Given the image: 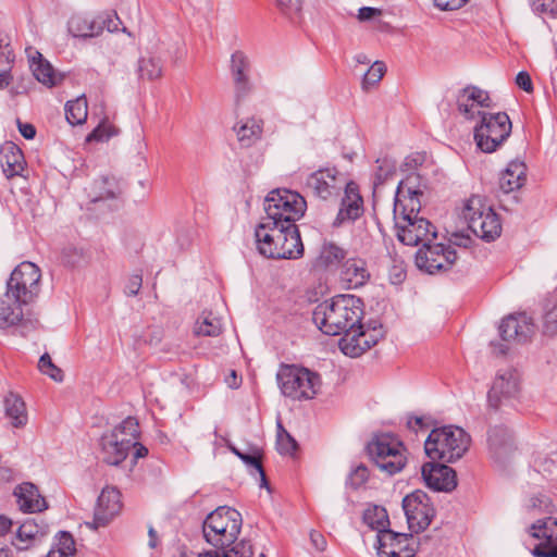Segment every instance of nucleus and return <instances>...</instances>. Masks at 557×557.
I'll list each match as a JSON object with an SVG mask.
<instances>
[{"label": "nucleus", "instance_id": "f257e3e1", "mask_svg": "<svg viewBox=\"0 0 557 557\" xmlns=\"http://www.w3.org/2000/svg\"><path fill=\"white\" fill-rule=\"evenodd\" d=\"M305 198L288 189L271 190L264 199L265 216L255 230L257 249L270 259H297L304 255L298 226L306 211Z\"/></svg>", "mask_w": 557, "mask_h": 557}, {"label": "nucleus", "instance_id": "f03ea898", "mask_svg": "<svg viewBox=\"0 0 557 557\" xmlns=\"http://www.w3.org/2000/svg\"><path fill=\"white\" fill-rule=\"evenodd\" d=\"M395 220L396 237L407 246H419L416 265L429 274L448 272L453 267L451 239L440 235L423 216L403 215Z\"/></svg>", "mask_w": 557, "mask_h": 557}, {"label": "nucleus", "instance_id": "7ed1b4c3", "mask_svg": "<svg viewBox=\"0 0 557 557\" xmlns=\"http://www.w3.org/2000/svg\"><path fill=\"white\" fill-rule=\"evenodd\" d=\"M362 315V300L345 294L319 304L312 312V321L326 335L345 334V338H349L355 329L360 327Z\"/></svg>", "mask_w": 557, "mask_h": 557}, {"label": "nucleus", "instance_id": "20e7f679", "mask_svg": "<svg viewBox=\"0 0 557 557\" xmlns=\"http://www.w3.org/2000/svg\"><path fill=\"white\" fill-rule=\"evenodd\" d=\"M139 435V424L133 417L106 432L99 440V458L109 466L121 465L128 456Z\"/></svg>", "mask_w": 557, "mask_h": 557}, {"label": "nucleus", "instance_id": "39448f33", "mask_svg": "<svg viewBox=\"0 0 557 557\" xmlns=\"http://www.w3.org/2000/svg\"><path fill=\"white\" fill-rule=\"evenodd\" d=\"M473 127L476 148L484 153L497 151L511 134L512 124L506 112L483 113Z\"/></svg>", "mask_w": 557, "mask_h": 557}, {"label": "nucleus", "instance_id": "423d86ee", "mask_svg": "<svg viewBox=\"0 0 557 557\" xmlns=\"http://www.w3.org/2000/svg\"><path fill=\"white\" fill-rule=\"evenodd\" d=\"M462 218L469 230L485 242H493L502 234L499 216L479 196H472L465 202Z\"/></svg>", "mask_w": 557, "mask_h": 557}, {"label": "nucleus", "instance_id": "0eeeda50", "mask_svg": "<svg viewBox=\"0 0 557 557\" xmlns=\"http://www.w3.org/2000/svg\"><path fill=\"white\" fill-rule=\"evenodd\" d=\"M367 451L376 467L388 475L400 472L407 462L404 444L389 433L375 435L368 443Z\"/></svg>", "mask_w": 557, "mask_h": 557}, {"label": "nucleus", "instance_id": "6e6552de", "mask_svg": "<svg viewBox=\"0 0 557 557\" xmlns=\"http://www.w3.org/2000/svg\"><path fill=\"white\" fill-rule=\"evenodd\" d=\"M40 277V270L35 263H20L7 281L4 297L15 300L22 307L32 304L39 295Z\"/></svg>", "mask_w": 557, "mask_h": 557}, {"label": "nucleus", "instance_id": "1a4fd4ad", "mask_svg": "<svg viewBox=\"0 0 557 557\" xmlns=\"http://www.w3.org/2000/svg\"><path fill=\"white\" fill-rule=\"evenodd\" d=\"M276 379L282 394L294 400L312 399L320 385L318 374L296 366L283 364Z\"/></svg>", "mask_w": 557, "mask_h": 557}, {"label": "nucleus", "instance_id": "9d476101", "mask_svg": "<svg viewBox=\"0 0 557 557\" xmlns=\"http://www.w3.org/2000/svg\"><path fill=\"white\" fill-rule=\"evenodd\" d=\"M499 335L505 343H492L493 351L496 355H506L509 350V343L524 344L535 333V325L525 313H513L505 317L499 326Z\"/></svg>", "mask_w": 557, "mask_h": 557}, {"label": "nucleus", "instance_id": "9b49d317", "mask_svg": "<svg viewBox=\"0 0 557 557\" xmlns=\"http://www.w3.org/2000/svg\"><path fill=\"white\" fill-rule=\"evenodd\" d=\"M346 182L336 168H324L312 172L306 180V189L322 200L337 198Z\"/></svg>", "mask_w": 557, "mask_h": 557}, {"label": "nucleus", "instance_id": "f8f14e48", "mask_svg": "<svg viewBox=\"0 0 557 557\" xmlns=\"http://www.w3.org/2000/svg\"><path fill=\"white\" fill-rule=\"evenodd\" d=\"M408 527L412 532L424 531L431 523L435 510L430 504V498L421 490H416L403 499Z\"/></svg>", "mask_w": 557, "mask_h": 557}, {"label": "nucleus", "instance_id": "ddd939ff", "mask_svg": "<svg viewBox=\"0 0 557 557\" xmlns=\"http://www.w3.org/2000/svg\"><path fill=\"white\" fill-rule=\"evenodd\" d=\"M527 532L540 542L532 550L533 556L557 557V519H539L527 529Z\"/></svg>", "mask_w": 557, "mask_h": 557}, {"label": "nucleus", "instance_id": "4468645a", "mask_svg": "<svg viewBox=\"0 0 557 557\" xmlns=\"http://www.w3.org/2000/svg\"><path fill=\"white\" fill-rule=\"evenodd\" d=\"M379 557H414L418 543L412 534L385 531L376 535Z\"/></svg>", "mask_w": 557, "mask_h": 557}, {"label": "nucleus", "instance_id": "2eb2a0df", "mask_svg": "<svg viewBox=\"0 0 557 557\" xmlns=\"http://www.w3.org/2000/svg\"><path fill=\"white\" fill-rule=\"evenodd\" d=\"M231 75L234 84L235 102L239 104L255 89L251 81V63L243 51H235L231 55Z\"/></svg>", "mask_w": 557, "mask_h": 557}, {"label": "nucleus", "instance_id": "dca6fc26", "mask_svg": "<svg viewBox=\"0 0 557 557\" xmlns=\"http://www.w3.org/2000/svg\"><path fill=\"white\" fill-rule=\"evenodd\" d=\"M122 509L121 493L116 487H104L95 507L94 519L86 524L94 530L107 527Z\"/></svg>", "mask_w": 557, "mask_h": 557}, {"label": "nucleus", "instance_id": "f3484780", "mask_svg": "<svg viewBox=\"0 0 557 557\" xmlns=\"http://www.w3.org/2000/svg\"><path fill=\"white\" fill-rule=\"evenodd\" d=\"M456 103L459 113L466 120L473 121L484 113L480 109L492 107V99L486 90L469 85L458 94Z\"/></svg>", "mask_w": 557, "mask_h": 557}, {"label": "nucleus", "instance_id": "a211bd4d", "mask_svg": "<svg viewBox=\"0 0 557 557\" xmlns=\"http://www.w3.org/2000/svg\"><path fill=\"white\" fill-rule=\"evenodd\" d=\"M424 451L432 461L453 462V425L433 429L424 442Z\"/></svg>", "mask_w": 557, "mask_h": 557}, {"label": "nucleus", "instance_id": "6ab92c4d", "mask_svg": "<svg viewBox=\"0 0 557 557\" xmlns=\"http://www.w3.org/2000/svg\"><path fill=\"white\" fill-rule=\"evenodd\" d=\"M487 448L491 459L503 467L515 453L512 437L507 428L496 425L487 432Z\"/></svg>", "mask_w": 557, "mask_h": 557}, {"label": "nucleus", "instance_id": "aec40b11", "mask_svg": "<svg viewBox=\"0 0 557 557\" xmlns=\"http://www.w3.org/2000/svg\"><path fill=\"white\" fill-rule=\"evenodd\" d=\"M519 392V374L513 369L500 370L488 392V404L498 408L503 400L513 398Z\"/></svg>", "mask_w": 557, "mask_h": 557}, {"label": "nucleus", "instance_id": "412c9836", "mask_svg": "<svg viewBox=\"0 0 557 557\" xmlns=\"http://www.w3.org/2000/svg\"><path fill=\"white\" fill-rule=\"evenodd\" d=\"M383 327H374V332L366 330V325L360 321V327H356L349 338H343L342 351L350 357H358L370 349L384 337Z\"/></svg>", "mask_w": 557, "mask_h": 557}, {"label": "nucleus", "instance_id": "4be33fe9", "mask_svg": "<svg viewBox=\"0 0 557 557\" xmlns=\"http://www.w3.org/2000/svg\"><path fill=\"white\" fill-rule=\"evenodd\" d=\"M209 523L212 528L224 530L225 541H235L242 530L243 519L236 509L221 506L210 512L202 522V524Z\"/></svg>", "mask_w": 557, "mask_h": 557}, {"label": "nucleus", "instance_id": "5701e85b", "mask_svg": "<svg viewBox=\"0 0 557 557\" xmlns=\"http://www.w3.org/2000/svg\"><path fill=\"white\" fill-rule=\"evenodd\" d=\"M344 189V197L339 211L333 222L334 226H339L345 222L357 220L363 212V200L359 193V187L354 182H348Z\"/></svg>", "mask_w": 557, "mask_h": 557}, {"label": "nucleus", "instance_id": "b1692460", "mask_svg": "<svg viewBox=\"0 0 557 557\" xmlns=\"http://www.w3.org/2000/svg\"><path fill=\"white\" fill-rule=\"evenodd\" d=\"M425 485L435 492L453 490V469L444 462L430 461L421 468Z\"/></svg>", "mask_w": 557, "mask_h": 557}, {"label": "nucleus", "instance_id": "393cba45", "mask_svg": "<svg viewBox=\"0 0 557 557\" xmlns=\"http://www.w3.org/2000/svg\"><path fill=\"white\" fill-rule=\"evenodd\" d=\"M48 531L49 525L41 519H26L17 528L12 545L15 546L17 550H26L40 542L48 534Z\"/></svg>", "mask_w": 557, "mask_h": 557}, {"label": "nucleus", "instance_id": "a878e982", "mask_svg": "<svg viewBox=\"0 0 557 557\" xmlns=\"http://www.w3.org/2000/svg\"><path fill=\"white\" fill-rule=\"evenodd\" d=\"M29 66L35 78L42 85L51 88L64 79V74L55 72L51 63L34 48L27 50Z\"/></svg>", "mask_w": 557, "mask_h": 557}, {"label": "nucleus", "instance_id": "bb28decb", "mask_svg": "<svg viewBox=\"0 0 557 557\" xmlns=\"http://www.w3.org/2000/svg\"><path fill=\"white\" fill-rule=\"evenodd\" d=\"M14 495L20 509L24 512H38L47 508L46 499L39 494L37 486L30 482L18 485Z\"/></svg>", "mask_w": 557, "mask_h": 557}, {"label": "nucleus", "instance_id": "cd10ccee", "mask_svg": "<svg viewBox=\"0 0 557 557\" xmlns=\"http://www.w3.org/2000/svg\"><path fill=\"white\" fill-rule=\"evenodd\" d=\"M0 163L7 178L18 176L24 171V156L13 143L7 141L0 147Z\"/></svg>", "mask_w": 557, "mask_h": 557}, {"label": "nucleus", "instance_id": "c85d7f7f", "mask_svg": "<svg viewBox=\"0 0 557 557\" xmlns=\"http://www.w3.org/2000/svg\"><path fill=\"white\" fill-rule=\"evenodd\" d=\"M106 25V21H97L89 16L75 14L67 22V30L75 38H92L99 36Z\"/></svg>", "mask_w": 557, "mask_h": 557}, {"label": "nucleus", "instance_id": "c756f323", "mask_svg": "<svg viewBox=\"0 0 557 557\" xmlns=\"http://www.w3.org/2000/svg\"><path fill=\"white\" fill-rule=\"evenodd\" d=\"M341 277L349 288L363 286L370 278L367 262L361 258H349L343 264Z\"/></svg>", "mask_w": 557, "mask_h": 557}, {"label": "nucleus", "instance_id": "7c9ffc66", "mask_svg": "<svg viewBox=\"0 0 557 557\" xmlns=\"http://www.w3.org/2000/svg\"><path fill=\"white\" fill-rule=\"evenodd\" d=\"M234 132L242 147H251L261 139L263 121L257 117L240 120L234 125Z\"/></svg>", "mask_w": 557, "mask_h": 557}, {"label": "nucleus", "instance_id": "2f4dec72", "mask_svg": "<svg viewBox=\"0 0 557 557\" xmlns=\"http://www.w3.org/2000/svg\"><path fill=\"white\" fill-rule=\"evenodd\" d=\"M527 166L522 161H511L502 173L499 178V188L505 193L509 194L523 186L525 183Z\"/></svg>", "mask_w": 557, "mask_h": 557}, {"label": "nucleus", "instance_id": "473e14b6", "mask_svg": "<svg viewBox=\"0 0 557 557\" xmlns=\"http://www.w3.org/2000/svg\"><path fill=\"white\" fill-rule=\"evenodd\" d=\"M4 408L5 414L11 420V423L14 428H21L26 424L27 413L25 403L20 396L10 393L4 398Z\"/></svg>", "mask_w": 557, "mask_h": 557}, {"label": "nucleus", "instance_id": "72a5a7b5", "mask_svg": "<svg viewBox=\"0 0 557 557\" xmlns=\"http://www.w3.org/2000/svg\"><path fill=\"white\" fill-rule=\"evenodd\" d=\"M423 195H404L396 193L394 202V219L403 215L419 216L421 210V197Z\"/></svg>", "mask_w": 557, "mask_h": 557}, {"label": "nucleus", "instance_id": "f704fd0d", "mask_svg": "<svg viewBox=\"0 0 557 557\" xmlns=\"http://www.w3.org/2000/svg\"><path fill=\"white\" fill-rule=\"evenodd\" d=\"M428 184L424 175L420 172H410L398 183L396 193L404 195H423Z\"/></svg>", "mask_w": 557, "mask_h": 557}, {"label": "nucleus", "instance_id": "c9c22d12", "mask_svg": "<svg viewBox=\"0 0 557 557\" xmlns=\"http://www.w3.org/2000/svg\"><path fill=\"white\" fill-rule=\"evenodd\" d=\"M7 297H0V327L4 329L8 326L16 325L23 319L22 306L15 300L8 304Z\"/></svg>", "mask_w": 557, "mask_h": 557}, {"label": "nucleus", "instance_id": "e433bc0d", "mask_svg": "<svg viewBox=\"0 0 557 557\" xmlns=\"http://www.w3.org/2000/svg\"><path fill=\"white\" fill-rule=\"evenodd\" d=\"M252 544L248 540H242L239 542L235 540L234 544H231V546L222 549L221 552H203V557H252Z\"/></svg>", "mask_w": 557, "mask_h": 557}, {"label": "nucleus", "instance_id": "4c0bfd02", "mask_svg": "<svg viewBox=\"0 0 557 557\" xmlns=\"http://www.w3.org/2000/svg\"><path fill=\"white\" fill-rule=\"evenodd\" d=\"M88 115L87 100L78 97L65 103V117L71 125H81L86 122Z\"/></svg>", "mask_w": 557, "mask_h": 557}, {"label": "nucleus", "instance_id": "58836bf2", "mask_svg": "<svg viewBox=\"0 0 557 557\" xmlns=\"http://www.w3.org/2000/svg\"><path fill=\"white\" fill-rule=\"evenodd\" d=\"M76 554L75 541L71 533L59 532L58 540L48 552L47 557H74Z\"/></svg>", "mask_w": 557, "mask_h": 557}, {"label": "nucleus", "instance_id": "ea45409f", "mask_svg": "<svg viewBox=\"0 0 557 557\" xmlns=\"http://www.w3.org/2000/svg\"><path fill=\"white\" fill-rule=\"evenodd\" d=\"M363 521L372 529L377 532L376 535L385 531H391L389 519L384 508L375 506L372 510L369 509L363 515Z\"/></svg>", "mask_w": 557, "mask_h": 557}, {"label": "nucleus", "instance_id": "a19ab883", "mask_svg": "<svg viewBox=\"0 0 557 557\" xmlns=\"http://www.w3.org/2000/svg\"><path fill=\"white\" fill-rule=\"evenodd\" d=\"M347 252L339 246L327 243L321 248L318 262L325 268L339 264L345 258Z\"/></svg>", "mask_w": 557, "mask_h": 557}, {"label": "nucleus", "instance_id": "79ce46f5", "mask_svg": "<svg viewBox=\"0 0 557 557\" xmlns=\"http://www.w3.org/2000/svg\"><path fill=\"white\" fill-rule=\"evenodd\" d=\"M139 78L153 81L161 76L162 65L161 61L154 57H143L138 60L137 69Z\"/></svg>", "mask_w": 557, "mask_h": 557}, {"label": "nucleus", "instance_id": "37998d69", "mask_svg": "<svg viewBox=\"0 0 557 557\" xmlns=\"http://www.w3.org/2000/svg\"><path fill=\"white\" fill-rule=\"evenodd\" d=\"M375 163L376 169L374 173L373 185L374 187H377L380 185H383L389 177L395 175L396 161L388 156H384L377 158Z\"/></svg>", "mask_w": 557, "mask_h": 557}, {"label": "nucleus", "instance_id": "c03bdc74", "mask_svg": "<svg viewBox=\"0 0 557 557\" xmlns=\"http://www.w3.org/2000/svg\"><path fill=\"white\" fill-rule=\"evenodd\" d=\"M522 509L529 515H536L541 512L552 513L554 511V506L546 495L536 494L524 500Z\"/></svg>", "mask_w": 557, "mask_h": 557}, {"label": "nucleus", "instance_id": "a18cd8bd", "mask_svg": "<svg viewBox=\"0 0 557 557\" xmlns=\"http://www.w3.org/2000/svg\"><path fill=\"white\" fill-rule=\"evenodd\" d=\"M202 534L207 543L212 545L214 547L213 550L221 552L222 549L231 546V544H234L235 541H225L224 540V530L220 528H212V525L209 524H202Z\"/></svg>", "mask_w": 557, "mask_h": 557}, {"label": "nucleus", "instance_id": "49530a36", "mask_svg": "<svg viewBox=\"0 0 557 557\" xmlns=\"http://www.w3.org/2000/svg\"><path fill=\"white\" fill-rule=\"evenodd\" d=\"M195 332L202 336H218L222 332V322L212 313H208L203 315L201 321H197Z\"/></svg>", "mask_w": 557, "mask_h": 557}, {"label": "nucleus", "instance_id": "de8ad7c7", "mask_svg": "<svg viewBox=\"0 0 557 557\" xmlns=\"http://www.w3.org/2000/svg\"><path fill=\"white\" fill-rule=\"evenodd\" d=\"M277 450L282 455H292L297 448L296 440L283 428L282 423H277Z\"/></svg>", "mask_w": 557, "mask_h": 557}, {"label": "nucleus", "instance_id": "09e8293b", "mask_svg": "<svg viewBox=\"0 0 557 557\" xmlns=\"http://www.w3.org/2000/svg\"><path fill=\"white\" fill-rule=\"evenodd\" d=\"M38 369L42 374L48 375L55 382L63 381V371L52 362L50 355L47 352L40 357Z\"/></svg>", "mask_w": 557, "mask_h": 557}, {"label": "nucleus", "instance_id": "8fccbe9b", "mask_svg": "<svg viewBox=\"0 0 557 557\" xmlns=\"http://www.w3.org/2000/svg\"><path fill=\"white\" fill-rule=\"evenodd\" d=\"M471 444V435L462 428L455 425V461L469 450Z\"/></svg>", "mask_w": 557, "mask_h": 557}, {"label": "nucleus", "instance_id": "3c124183", "mask_svg": "<svg viewBox=\"0 0 557 557\" xmlns=\"http://www.w3.org/2000/svg\"><path fill=\"white\" fill-rule=\"evenodd\" d=\"M385 71V64L381 61H375L363 75L362 88L368 89L377 84L382 79Z\"/></svg>", "mask_w": 557, "mask_h": 557}, {"label": "nucleus", "instance_id": "603ef678", "mask_svg": "<svg viewBox=\"0 0 557 557\" xmlns=\"http://www.w3.org/2000/svg\"><path fill=\"white\" fill-rule=\"evenodd\" d=\"M426 152H413L405 158L403 163L404 171L410 172H419L421 168L428 162Z\"/></svg>", "mask_w": 557, "mask_h": 557}, {"label": "nucleus", "instance_id": "864d4df0", "mask_svg": "<svg viewBox=\"0 0 557 557\" xmlns=\"http://www.w3.org/2000/svg\"><path fill=\"white\" fill-rule=\"evenodd\" d=\"M369 479V470L364 465L357 466L348 475L346 484L357 490Z\"/></svg>", "mask_w": 557, "mask_h": 557}, {"label": "nucleus", "instance_id": "5fc2aeb1", "mask_svg": "<svg viewBox=\"0 0 557 557\" xmlns=\"http://www.w3.org/2000/svg\"><path fill=\"white\" fill-rule=\"evenodd\" d=\"M95 185L99 187V193L95 194V196H91L92 202L112 199L115 197V190L112 187L113 184L109 178H101L100 181H96Z\"/></svg>", "mask_w": 557, "mask_h": 557}, {"label": "nucleus", "instance_id": "6e6d98bb", "mask_svg": "<svg viewBox=\"0 0 557 557\" xmlns=\"http://www.w3.org/2000/svg\"><path fill=\"white\" fill-rule=\"evenodd\" d=\"M532 11L544 21L557 17V2H532Z\"/></svg>", "mask_w": 557, "mask_h": 557}, {"label": "nucleus", "instance_id": "4d7b16f0", "mask_svg": "<svg viewBox=\"0 0 557 557\" xmlns=\"http://www.w3.org/2000/svg\"><path fill=\"white\" fill-rule=\"evenodd\" d=\"M116 129L109 124L98 125L86 138L87 141H102L108 140L112 136L116 135Z\"/></svg>", "mask_w": 557, "mask_h": 557}, {"label": "nucleus", "instance_id": "13d9d810", "mask_svg": "<svg viewBox=\"0 0 557 557\" xmlns=\"http://www.w3.org/2000/svg\"><path fill=\"white\" fill-rule=\"evenodd\" d=\"M407 273L403 261L393 260V264L388 270L389 282L399 285L406 280Z\"/></svg>", "mask_w": 557, "mask_h": 557}, {"label": "nucleus", "instance_id": "bf43d9fd", "mask_svg": "<svg viewBox=\"0 0 557 557\" xmlns=\"http://www.w3.org/2000/svg\"><path fill=\"white\" fill-rule=\"evenodd\" d=\"M543 332L548 336H554L557 333V306L545 313Z\"/></svg>", "mask_w": 557, "mask_h": 557}, {"label": "nucleus", "instance_id": "052dcab7", "mask_svg": "<svg viewBox=\"0 0 557 557\" xmlns=\"http://www.w3.org/2000/svg\"><path fill=\"white\" fill-rule=\"evenodd\" d=\"M278 11L295 22L301 11V2H276Z\"/></svg>", "mask_w": 557, "mask_h": 557}, {"label": "nucleus", "instance_id": "680f3d73", "mask_svg": "<svg viewBox=\"0 0 557 557\" xmlns=\"http://www.w3.org/2000/svg\"><path fill=\"white\" fill-rule=\"evenodd\" d=\"M239 459L246 465L255 468L257 471H261V455L258 449H255L252 454L243 453Z\"/></svg>", "mask_w": 557, "mask_h": 557}, {"label": "nucleus", "instance_id": "e2e57ef3", "mask_svg": "<svg viewBox=\"0 0 557 557\" xmlns=\"http://www.w3.org/2000/svg\"><path fill=\"white\" fill-rule=\"evenodd\" d=\"M440 113L443 117V127L445 129H451L450 116H451V108L449 100H443L438 106Z\"/></svg>", "mask_w": 557, "mask_h": 557}, {"label": "nucleus", "instance_id": "0e129e2a", "mask_svg": "<svg viewBox=\"0 0 557 557\" xmlns=\"http://www.w3.org/2000/svg\"><path fill=\"white\" fill-rule=\"evenodd\" d=\"M143 277L140 274H134L128 278L126 284V294L128 296H136L141 287Z\"/></svg>", "mask_w": 557, "mask_h": 557}, {"label": "nucleus", "instance_id": "69168bd1", "mask_svg": "<svg viewBox=\"0 0 557 557\" xmlns=\"http://www.w3.org/2000/svg\"><path fill=\"white\" fill-rule=\"evenodd\" d=\"M516 84L524 91L530 92L533 90L531 76L528 72L521 71L516 76Z\"/></svg>", "mask_w": 557, "mask_h": 557}, {"label": "nucleus", "instance_id": "338daca9", "mask_svg": "<svg viewBox=\"0 0 557 557\" xmlns=\"http://www.w3.org/2000/svg\"><path fill=\"white\" fill-rule=\"evenodd\" d=\"M17 127L21 133V135L25 139H34L36 136V127L30 123H23L20 120H17Z\"/></svg>", "mask_w": 557, "mask_h": 557}, {"label": "nucleus", "instance_id": "774afa93", "mask_svg": "<svg viewBox=\"0 0 557 557\" xmlns=\"http://www.w3.org/2000/svg\"><path fill=\"white\" fill-rule=\"evenodd\" d=\"M382 11L376 8L363 7L359 9L358 18L360 21H369L375 16L381 15Z\"/></svg>", "mask_w": 557, "mask_h": 557}]
</instances>
